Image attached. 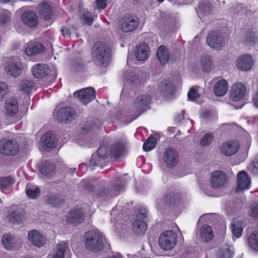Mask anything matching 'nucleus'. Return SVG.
<instances>
[{
  "mask_svg": "<svg viewBox=\"0 0 258 258\" xmlns=\"http://www.w3.org/2000/svg\"><path fill=\"white\" fill-rule=\"evenodd\" d=\"M92 55L94 62L98 66H106L111 57V50L105 42L97 41L92 47Z\"/></svg>",
  "mask_w": 258,
  "mask_h": 258,
  "instance_id": "1",
  "label": "nucleus"
},
{
  "mask_svg": "<svg viewBox=\"0 0 258 258\" xmlns=\"http://www.w3.org/2000/svg\"><path fill=\"white\" fill-rule=\"evenodd\" d=\"M84 238L87 249L98 252L103 248V235L99 230L88 231L85 233Z\"/></svg>",
  "mask_w": 258,
  "mask_h": 258,
  "instance_id": "2",
  "label": "nucleus"
},
{
  "mask_svg": "<svg viewBox=\"0 0 258 258\" xmlns=\"http://www.w3.org/2000/svg\"><path fill=\"white\" fill-rule=\"evenodd\" d=\"M119 179L116 178L115 182L99 187L95 193V196L97 198H112L118 195L123 188V186L119 184Z\"/></svg>",
  "mask_w": 258,
  "mask_h": 258,
  "instance_id": "3",
  "label": "nucleus"
},
{
  "mask_svg": "<svg viewBox=\"0 0 258 258\" xmlns=\"http://www.w3.org/2000/svg\"><path fill=\"white\" fill-rule=\"evenodd\" d=\"M177 235L172 230L163 232L159 238V244L165 250L172 249L176 244Z\"/></svg>",
  "mask_w": 258,
  "mask_h": 258,
  "instance_id": "4",
  "label": "nucleus"
},
{
  "mask_svg": "<svg viewBox=\"0 0 258 258\" xmlns=\"http://www.w3.org/2000/svg\"><path fill=\"white\" fill-rule=\"evenodd\" d=\"M19 149V145L15 140L6 139L0 140V153L4 156H15Z\"/></svg>",
  "mask_w": 258,
  "mask_h": 258,
  "instance_id": "5",
  "label": "nucleus"
},
{
  "mask_svg": "<svg viewBox=\"0 0 258 258\" xmlns=\"http://www.w3.org/2000/svg\"><path fill=\"white\" fill-rule=\"evenodd\" d=\"M110 155V150L105 145H101L97 151V154H93L90 161V166L102 167L105 159Z\"/></svg>",
  "mask_w": 258,
  "mask_h": 258,
  "instance_id": "6",
  "label": "nucleus"
},
{
  "mask_svg": "<svg viewBox=\"0 0 258 258\" xmlns=\"http://www.w3.org/2000/svg\"><path fill=\"white\" fill-rule=\"evenodd\" d=\"M5 70L9 75L17 77L22 74L23 67L18 59L9 58L5 63Z\"/></svg>",
  "mask_w": 258,
  "mask_h": 258,
  "instance_id": "7",
  "label": "nucleus"
},
{
  "mask_svg": "<svg viewBox=\"0 0 258 258\" xmlns=\"http://www.w3.org/2000/svg\"><path fill=\"white\" fill-rule=\"evenodd\" d=\"M207 43L211 48L220 50L225 44V38L219 32L212 31L207 36Z\"/></svg>",
  "mask_w": 258,
  "mask_h": 258,
  "instance_id": "8",
  "label": "nucleus"
},
{
  "mask_svg": "<svg viewBox=\"0 0 258 258\" xmlns=\"http://www.w3.org/2000/svg\"><path fill=\"white\" fill-rule=\"evenodd\" d=\"M151 100L150 95L147 94L139 95L135 99L133 104L134 108L136 109L138 112V116L150 108Z\"/></svg>",
  "mask_w": 258,
  "mask_h": 258,
  "instance_id": "9",
  "label": "nucleus"
},
{
  "mask_svg": "<svg viewBox=\"0 0 258 258\" xmlns=\"http://www.w3.org/2000/svg\"><path fill=\"white\" fill-rule=\"evenodd\" d=\"M178 160V155L175 150L170 147H168L165 150L163 161L167 168H174L177 164Z\"/></svg>",
  "mask_w": 258,
  "mask_h": 258,
  "instance_id": "10",
  "label": "nucleus"
},
{
  "mask_svg": "<svg viewBox=\"0 0 258 258\" xmlns=\"http://www.w3.org/2000/svg\"><path fill=\"white\" fill-rule=\"evenodd\" d=\"M25 211L15 206L11 208L7 216L8 220L13 224H21L25 219Z\"/></svg>",
  "mask_w": 258,
  "mask_h": 258,
  "instance_id": "11",
  "label": "nucleus"
},
{
  "mask_svg": "<svg viewBox=\"0 0 258 258\" xmlns=\"http://www.w3.org/2000/svg\"><path fill=\"white\" fill-rule=\"evenodd\" d=\"M74 96L77 97L84 104H87L95 98V90L93 88L88 87L74 93Z\"/></svg>",
  "mask_w": 258,
  "mask_h": 258,
  "instance_id": "12",
  "label": "nucleus"
},
{
  "mask_svg": "<svg viewBox=\"0 0 258 258\" xmlns=\"http://www.w3.org/2000/svg\"><path fill=\"white\" fill-rule=\"evenodd\" d=\"M124 77L126 82L122 88L121 94L128 93L132 88L140 83L139 76L132 72H126L124 74Z\"/></svg>",
  "mask_w": 258,
  "mask_h": 258,
  "instance_id": "13",
  "label": "nucleus"
},
{
  "mask_svg": "<svg viewBox=\"0 0 258 258\" xmlns=\"http://www.w3.org/2000/svg\"><path fill=\"white\" fill-rule=\"evenodd\" d=\"M227 181L228 177L225 172L222 171H215L212 173L211 184L213 188H222Z\"/></svg>",
  "mask_w": 258,
  "mask_h": 258,
  "instance_id": "14",
  "label": "nucleus"
},
{
  "mask_svg": "<svg viewBox=\"0 0 258 258\" xmlns=\"http://www.w3.org/2000/svg\"><path fill=\"white\" fill-rule=\"evenodd\" d=\"M135 216L133 220V226L148 225V211L144 208H137L135 209Z\"/></svg>",
  "mask_w": 258,
  "mask_h": 258,
  "instance_id": "15",
  "label": "nucleus"
},
{
  "mask_svg": "<svg viewBox=\"0 0 258 258\" xmlns=\"http://www.w3.org/2000/svg\"><path fill=\"white\" fill-rule=\"evenodd\" d=\"M139 24L138 18L133 16H125L120 21L121 29L124 32L134 31Z\"/></svg>",
  "mask_w": 258,
  "mask_h": 258,
  "instance_id": "16",
  "label": "nucleus"
},
{
  "mask_svg": "<svg viewBox=\"0 0 258 258\" xmlns=\"http://www.w3.org/2000/svg\"><path fill=\"white\" fill-rule=\"evenodd\" d=\"M75 116V111L70 107L60 108L56 114V119L58 121L64 123L72 121L74 119Z\"/></svg>",
  "mask_w": 258,
  "mask_h": 258,
  "instance_id": "17",
  "label": "nucleus"
},
{
  "mask_svg": "<svg viewBox=\"0 0 258 258\" xmlns=\"http://www.w3.org/2000/svg\"><path fill=\"white\" fill-rule=\"evenodd\" d=\"M56 139L51 132L44 134L41 138L40 148L44 150L49 151L55 148L56 145Z\"/></svg>",
  "mask_w": 258,
  "mask_h": 258,
  "instance_id": "18",
  "label": "nucleus"
},
{
  "mask_svg": "<svg viewBox=\"0 0 258 258\" xmlns=\"http://www.w3.org/2000/svg\"><path fill=\"white\" fill-rule=\"evenodd\" d=\"M230 99L238 101L243 99L246 94V87L241 83L234 84L230 90Z\"/></svg>",
  "mask_w": 258,
  "mask_h": 258,
  "instance_id": "19",
  "label": "nucleus"
},
{
  "mask_svg": "<svg viewBox=\"0 0 258 258\" xmlns=\"http://www.w3.org/2000/svg\"><path fill=\"white\" fill-rule=\"evenodd\" d=\"M237 186L235 189L236 193L241 192L249 187L250 180L248 177L246 172L245 171H239L237 174Z\"/></svg>",
  "mask_w": 258,
  "mask_h": 258,
  "instance_id": "20",
  "label": "nucleus"
},
{
  "mask_svg": "<svg viewBox=\"0 0 258 258\" xmlns=\"http://www.w3.org/2000/svg\"><path fill=\"white\" fill-rule=\"evenodd\" d=\"M253 65V60L252 56L249 54L240 55L236 61V66L242 71H250Z\"/></svg>",
  "mask_w": 258,
  "mask_h": 258,
  "instance_id": "21",
  "label": "nucleus"
},
{
  "mask_svg": "<svg viewBox=\"0 0 258 258\" xmlns=\"http://www.w3.org/2000/svg\"><path fill=\"white\" fill-rule=\"evenodd\" d=\"M37 166L40 173L46 178L51 177L55 172V166L48 161H42Z\"/></svg>",
  "mask_w": 258,
  "mask_h": 258,
  "instance_id": "22",
  "label": "nucleus"
},
{
  "mask_svg": "<svg viewBox=\"0 0 258 258\" xmlns=\"http://www.w3.org/2000/svg\"><path fill=\"white\" fill-rule=\"evenodd\" d=\"M220 216L214 213H209L201 216L198 224L202 226H209L210 224L213 225H222V223H220Z\"/></svg>",
  "mask_w": 258,
  "mask_h": 258,
  "instance_id": "23",
  "label": "nucleus"
},
{
  "mask_svg": "<svg viewBox=\"0 0 258 258\" xmlns=\"http://www.w3.org/2000/svg\"><path fill=\"white\" fill-rule=\"evenodd\" d=\"M22 22L30 28H35L38 23V18L36 13L31 11L23 13L21 17Z\"/></svg>",
  "mask_w": 258,
  "mask_h": 258,
  "instance_id": "24",
  "label": "nucleus"
},
{
  "mask_svg": "<svg viewBox=\"0 0 258 258\" xmlns=\"http://www.w3.org/2000/svg\"><path fill=\"white\" fill-rule=\"evenodd\" d=\"M220 149L221 154L230 156L237 152L239 150V144L236 141H229L224 143Z\"/></svg>",
  "mask_w": 258,
  "mask_h": 258,
  "instance_id": "25",
  "label": "nucleus"
},
{
  "mask_svg": "<svg viewBox=\"0 0 258 258\" xmlns=\"http://www.w3.org/2000/svg\"><path fill=\"white\" fill-rule=\"evenodd\" d=\"M84 213L80 209L70 211L67 216V220L71 224H81L84 220Z\"/></svg>",
  "mask_w": 258,
  "mask_h": 258,
  "instance_id": "26",
  "label": "nucleus"
},
{
  "mask_svg": "<svg viewBox=\"0 0 258 258\" xmlns=\"http://www.w3.org/2000/svg\"><path fill=\"white\" fill-rule=\"evenodd\" d=\"M156 55L162 65H165L170 61L173 62L175 60L169 54L168 49L164 45H161L158 48Z\"/></svg>",
  "mask_w": 258,
  "mask_h": 258,
  "instance_id": "27",
  "label": "nucleus"
},
{
  "mask_svg": "<svg viewBox=\"0 0 258 258\" xmlns=\"http://www.w3.org/2000/svg\"><path fill=\"white\" fill-rule=\"evenodd\" d=\"M150 50L148 45L146 43H141L136 48L135 55L139 61H145L149 55Z\"/></svg>",
  "mask_w": 258,
  "mask_h": 258,
  "instance_id": "28",
  "label": "nucleus"
},
{
  "mask_svg": "<svg viewBox=\"0 0 258 258\" xmlns=\"http://www.w3.org/2000/svg\"><path fill=\"white\" fill-rule=\"evenodd\" d=\"M29 240L36 246L40 247L45 243V238L36 230H32L28 234Z\"/></svg>",
  "mask_w": 258,
  "mask_h": 258,
  "instance_id": "29",
  "label": "nucleus"
},
{
  "mask_svg": "<svg viewBox=\"0 0 258 258\" xmlns=\"http://www.w3.org/2000/svg\"><path fill=\"white\" fill-rule=\"evenodd\" d=\"M162 94L167 99L171 98L174 94L175 87L173 84L168 81L163 82L160 86Z\"/></svg>",
  "mask_w": 258,
  "mask_h": 258,
  "instance_id": "30",
  "label": "nucleus"
},
{
  "mask_svg": "<svg viewBox=\"0 0 258 258\" xmlns=\"http://www.w3.org/2000/svg\"><path fill=\"white\" fill-rule=\"evenodd\" d=\"M212 6L208 1L201 2L199 4L197 13L201 19H204L212 11Z\"/></svg>",
  "mask_w": 258,
  "mask_h": 258,
  "instance_id": "31",
  "label": "nucleus"
},
{
  "mask_svg": "<svg viewBox=\"0 0 258 258\" xmlns=\"http://www.w3.org/2000/svg\"><path fill=\"white\" fill-rule=\"evenodd\" d=\"M6 114L10 116L15 115L18 111L17 99L10 98L6 101Z\"/></svg>",
  "mask_w": 258,
  "mask_h": 258,
  "instance_id": "32",
  "label": "nucleus"
},
{
  "mask_svg": "<svg viewBox=\"0 0 258 258\" xmlns=\"http://www.w3.org/2000/svg\"><path fill=\"white\" fill-rule=\"evenodd\" d=\"M33 76L36 78H42L48 75L49 70L45 64L39 63L32 69Z\"/></svg>",
  "mask_w": 258,
  "mask_h": 258,
  "instance_id": "33",
  "label": "nucleus"
},
{
  "mask_svg": "<svg viewBox=\"0 0 258 258\" xmlns=\"http://www.w3.org/2000/svg\"><path fill=\"white\" fill-rule=\"evenodd\" d=\"M2 241L5 248L8 250H11L15 246V244L18 242L19 239L13 235L6 234L3 235Z\"/></svg>",
  "mask_w": 258,
  "mask_h": 258,
  "instance_id": "34",
  "label": "nucleus"
},
{
  "mask_svg": "<svg viewBox=\"0 0 258 258\" xmlns=\"http://www.w3.org/2000/svg\"><path fill=\"white\" fill-rule=\"evenodd\" d=\"M45 202L52 207H58L63 203V200L57 194H50L46 196Z\"/></svg>",
  "mask_w": 258,
  "mask_h": 258,
  "instance_id": "35",
  "label": "nucleus"
},
{
  "mask_svg": "<svg viewBox=\"0 0 258 258\" xmlns=\"http://www.w3.org/2000/svg\"><path fill=\"white\" fill-rule=\"evenodd\" d=\"M228 83L225 80L219 81L214 87L215 95L218 96H223L228 91Z\"/></svg>",
  "mask_w": 258,
  "mask_h": 258,
  "instance_id": "36",
  "label": "nucleus"
},
{
  "mask_svg": "<svg viewBox=\"0 0 258 258\" xmlns=\"http://www.w3.org/2000/svg\"><path fill=\"white\" fill-rule=\"evenodd\" d=\"M45 47L38 42L34 43L28 45L25 49V52L28 55L37 54L43 52Z\"/></svg>",
  "mask_w": 258,
  "mask_h": 258,
  "instance_id": "37",
  "label": "nucleus"
},
{
  "mask_svg": "<svg viewBox=\"0 0 258 258\" xmlns=\"http://www.w3.org/2000/svg\"><path fill=\"white\" fill-rule=\"evenodd\" d=\"M109 150L110 156L113 158H117L123 154L124 146L122 143L117 142L113 144Z\"/></svg>",
  "mask_w": 258,
  "mask_h": 258,
  "instance_id": "38",
  "label": "nucleus"
},
{
  "mask_svg": "<svg viewBox=\"0 0 258 258\" xmlns=\"http://www.w3.org/2000/svg\"><path fill=\"white\" fill-rule=\"evenodd\" d=\"M52 15L51 8L49 5L42 3L39 6V16L41 19L48 20Z\"/></svg>",
  "mask_w": 258,
  "mask_h": 258,
  "instance_id": "39",
  "label": "nucleus"
},
{
  "mask_svg": "<svg viewBox=\"0 0 258 258\" xmlns=\"http://www.w3.org/2000/svg\"><path fill=\"white\" fill-rule=\"evenodd\" d=\"M165 200L170 205L173 206H178L182 205V200L180 195L176 194H170L165 197Z\"/></svg>",
  "mask_w": 258,
  "mask_h": 258,
  "instance_id": "40",
  "label": "nucleus"
},
{
  "mask_svg": "<svg viewBox=\"0 0 258 258\" xmlns=\"http://www.w3.org/2000/svg\"><path fill=\"white\" fill-rule=\"evenodd\" d=\"M214 236L211 227H201L200 229V237L204 242L211 241Z\"/></svg>",
  "mask_w": 258,
  "mask_h": 258,
  "instance_id": "41",
  "label": "nucleus"
},
{
  "mask_svg": "<svg viewBox=\"0 0 258 258\" xmlns=\"http://www.w3.org/2000/svg\"><path fill=\"white\" fill-rule=\"evenodd\" d=\"M56 251L52 255L53 258H63L64 253L69 250V244L63 241L58 243L56 246Z\"/></svg>",
  "mask_w": 258,
  "mask_h": 258,
  "instance_id": "42",
  "label": "nucleus"
},
{
  "mask_svg": "<svg viewBox=\"0 0 258 258\" xmlns=\"http://www.w3.org/2000/svg\"><path fill=\"white\" fill-rule=\"evenodd\" d=\"M201 63L203 71L209 72L211 70L213 67L212 57L210 55H203L201 58Z\"/></svg>",
  "mask_w": 258,
  "mask_h": 258,
  "instance_id": "43",
  "label": "nucleus"
},
{
  "mask_svg": "<svg viewBox=\"0 0 258 258\" xmlns=\"http://www.w3.org/2000/svg\"><path fill=\"white\" fill-rule=\"evenodd\" d=\"M247 243L251 248L258 251V230L253 232L248 236Z\"/></svg>",
  "mask_w": 258,
  "mask_h": 258,
  "instance_id": "44",
  "label": "nucleus"
},
{
  "mask_svg": "<svg viewBox=\"0 0 258 258\" xmlns=\"http://www.w3.org/2000/svg\"><path fill=\"white\" fill-rule=\"evenodd\" d=\"M35 86V84L33 81L29 80H24L19 84V90L23 91L24 93H28Z\"/></svg>",
  "mask_w": 258,
  "mask_h": 258,
  "instance_id": "45",
  "label": "nucleus"
},
{
  "mask_svg": "<svg viewBox=\"0 0 258 258\" xmlns=\"http://www.w3.org/2000/svg\"><path fill=\"white\" fill-rule=\"evenodd\" d=\"M257 41V37L253 32H249L245 34L244 44L248 46H253Z\"/></svg>",
  "mask_w": 258,
  "mask_h": 258,
  "instance_id": "46",
  "label": "nucleus"
},
{
  "mask_svg": "<svg viewBox=\"0 0 258 258\" xmlns=\"http://www.w3.org/2000/svg\"><path fill=\"white\" fill-rule=\"evenodd\" d=\"M157 144L156 139L152 136H150L143 144V149L145 151H149L154 149Z\"/></svg>",
  "mask_w": 258,
  "mask_h": 258,
  "instance_id": "47",
  "label": "nucleus"
},
{
  "mask_svg": "<svg viewBox=\"0 0 258 258\" xmlns=\"http://www.w3.org/2000/svg\"><path fill=\"white\" fill-rule=\"evenodd\" d=\"M27 196L32 199H36L40 194V189L38 186L29 187L27 186L26 189Z\"/></svg>",
  "mask_w": 258,
  "mask_h": 258,
  "instance_id": "48",
  "label": "nucleus"
},
{
  "mask_svg": "<svg viewBox=\"0 0 258 258\" xmlns=\"http://www.w3.org/2000/svg\"><path fill=\"white\" fill-rule=\"evenodd\" d=\"M80 18L83 21V23L88 25H91L94 20L91 13L88 11L81 13L80 15Z\"/></svg>",
  "mask_w": 258,
  "mask_h": 258,
  "instance_id": "49",
  "label": "nucleus"
},
{
  "mask_svg": "<svg viewBox=\"0 0 258 258\" xmlns=\"http://www.w3.org/2000/svg\"><path fill=\"white\" fill-rule=\"evenodd\" d=\"M14 182L13 178L10 176L0 177V188L3 189L9 187Z\"/></svg>",
  "mask_w": 258,
  "mask_h": 258,
  "instance_id": "50",
  "label": "nucleus"
},
{
  "mask_svg": "<svg viewBox=\"0 0 258 258\" xmlns=\"http://www.w3.org/2000/svg\"><path fill=\"white\" fill-rule=\"evenodd\" d=\"M233 252L229 248L220 249L218 252V258H231Z\"/></svg>",
  "mask_w": 258,
  "mask_h": 258,
  "instance_id": "51",
  "label": "nucleus"
},
{
  "mask_svg": "<svg viewBox=\"0 0 258 258\" xmlns=\"http://www.w3.org/2000/svg\"><path fill=\"white\" fill-rule=\"evenodd\" d=\"M11 13L9 11L4 10L0 12V24H6L10 21Z\"/></svg>",
  "mask_w": 258,
  "mask_h": 258,
  "instance_id": "52",
  "label": "nucleus"
},
{
  "mask_svg": "<svg viewBox=\"0 0 258 258\" xmlns=\"http://www.w3.org/2000/svg\"><path fill=\"white\" fill-rule=\"evenodd\" d=\"M80 185L84 190L89 192H92L94 191L95 186L91 182L87 180H82L80 183Z\"/></svg>",
  "mask_w": 258,
  "mask_h": 258,
  "instance_id": "53",
  "label": "nucleus"
},
{
  "mask_svg": "<svg viewBox=\"0 0 258 258\" xmlns=\"http://www.w3.org/2000/svg\"><path fill=\"white\" fill-rule=\"evenodd\" d=\"M213 139V137L212 134H206L201 140L200 145L202 146H208L212 143Z\"/></svg>",
  "mask_w": 258,
  "mask_h": 258,
  "instance_id": "54",
  "label": "nucleus"
},
{
  "mask_svg": "<svg viewBox=\"0 0 258 258\" xmlns=\"http://www.w3.org/2000/svg\"><path fill=\"white\" fill-rule=\"evenodd\" d=\"M93 123L90 120L83 124L81 127V134H86L91 132L93 129Z\"/></svg>",
  "mask_w": 258,
  "mask_h": 258,
  "instance_id": "55",
  "label": "nucleus"
},
{
  "mask_svg": "<svg viewBox=\"0 0 258 258\" xmlns=\"http://www.w3.org/2000/svg\"><path fill=\"white\" fill-rule=\"evenodd\" d=\"M72 68L76 72H80L83 70L84 63L81 60H74L72 64Z\"/></svg>",
  "mask_w": 258,
  "mask_h": 258,
  "instance_id": "56",
  "label": "nucleus"
},
{
  "mask_svg": "<svg viewBox=\"0 0 258 258\" xmlns=\"http://www.w3.org/2000/svg\"><path fill=\"white\" fill-rule=\"evenodd\" d=\"M8 92L7 85L4 82L0 83V101L3 100Z\"/></svg>",
  "mask_w": 258,
  "mask_h": 258,
  "instance_id": "57",
  "label": "nucleus"
},
{
  "mask_svg": "<svg viewBox=\"0 0 258 258\" xmlns=\"http://www.w3.org/2000/svg\"><path fill=\"white\" fill-rule=\"evenodd\" d=\"M200 96V94L197 92V90L194 88H191L187 94V97L189 100H195L196 99L198 98Z\"/></svg>",
  "mask_w": 258,
  "mask_h": 258,
  "instance_id": "58",
  "label": "nucleus"
},
{
  "mask_svg": "<svg viewBox=\"0 0 258 258\" xmlns=\"http://www.w3.org/2000/svg\"><path fill=\"white\" fill-rule=\"evenodd\" d=\"M132 231L134 233L139 236L143 235L146 231L147 227H132Z\"/></svg>",
  "mask_w": 258,
  "mask_h": 258,
  "instance_id": "59",
  "label": "nucleus"
},
{
  "mask_svg": "<svg viewBox=\"0 0 258 258\" xmlns=\"http://www.w3.org/2000/svg\"><path fill=\"white\" fill-rule=\"evenodd\" d=\"M251 216L258 220V204L254 203L250 205Z\"/></svg>",
  "mask_w": 258,
  "mask_h": 258,
  "instance_id": "60",
  "label": "nucleus"
},
{
  "mask_svg": "<svg viewBox=\"0 0 258 258\" xmlns=\"http://www.w3.org/2000/svg\"><path fill=\"white\" fill-rule=\"evenodd\" d=\"M233 235L237 238L240 237L243 232L242 227H231Z\"/></svg>",
  "mask_w": 258,
  "mask_h": 258,
  "instance_id": "61",
  "label": "nucleus"
},
{
  "mask_svg": "<svg viewBox=\"0 0 258 258\" xmlns=\"http://www.w3.org/2000/svg\"><path fill=\"white\" fill-rule=\"evenodd\" d=\"M61 31L63 37H70L71 32L69 28L63 27L61 28Z\"/></svg>",
  "mask_w": 258,
  "mask_h": 258,
  "instance_id": "62",
  "label": "nucleus"
},
{
  "mask_svg": "<svg viewBox=\"0 0 258 258\" xmlns=\"http://www.w3.org/2000/svg\"><path fill=\"white\" fill-rule=\"evenodd\" d=\"M251 167V171L253 173H256V171H255L258 168V160H254L250 165Z\"/></svg>",
  "mask_w": 258,
  "mask_h": 258,
  "instance_id": "63",
  "label": "nucleus"
},
{
  "mask_svg": "<svg viewBox=\"0 0 258 258\" xmlns=\"http://www.w3.org/2000/svg\"><path fill=\"white\" fill-rule=\"evenodd\" d=\"M252 102L255 107H258V91L252 98Z\"/></svg>",
  "mask_w": 258,
  "mask_h": 258,
  "instance_id": "64",
  "label": "nucleus"
}]
</instances>
